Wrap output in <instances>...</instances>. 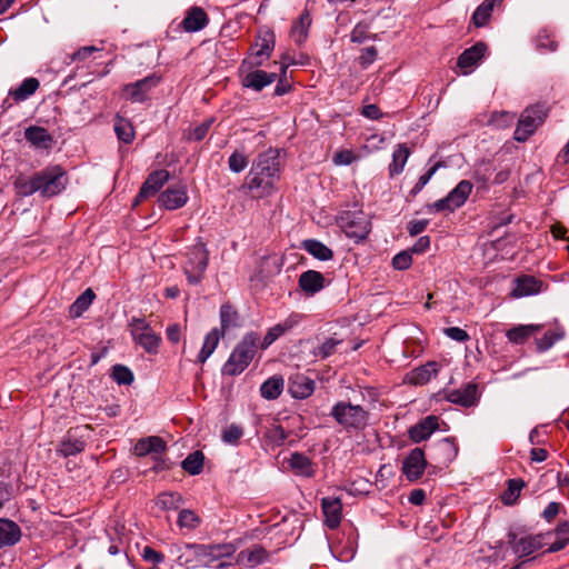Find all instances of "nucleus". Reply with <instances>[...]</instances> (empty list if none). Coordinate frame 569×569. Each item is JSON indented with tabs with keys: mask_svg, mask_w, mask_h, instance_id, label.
<instances>
[{
	"mask_svg": "<svg viewBox=\"0 0 569 569\" xmlns=\"http://www.w3.org/2000/svg\"><path fill=\"white\" fill-rule=\"evenodd\" d=\"M160 82V78L152 74L134 83H129L122 88V97L132 102H143L148 99V93Z\"/></svg>",
	"mask_w": 569,
	"mask_h": 569,
	"instance_id": "obj_11",
	"label": "nucleus"
},
{
	"mask_svg": "<svg viewBox=\"0 0 569 569\" xmlns=\"http://www.w3.org/2000/svg\"><path fill=\"white\" fill-rule=\"evenodd\" d=\"M325 523L330 529L337 528L342 518V503L339 498L326 497L321 500Z\"/></svg>",
	"mask_w": 569,
	"mask_h": 569,
	"instance_id": "obj_20",
	"label": "nucleus"
},
{
	"mask_svg": "<svg viewBox=\"0 0 569 569\" xmlns=\"http://www.w3.org/2000/svg\"><path fill=\"white\" fill-rule=\"evenodd\" d=\"M410 156V150L406 144H398L392 153V162L389 166V174L397 176L403 171V168Z\"/></svg>",
	"mask_w": 569,
	"mask_h": 569,
	"instance_id": "obj_35",
	"label": "nucleus"
},
{
	"mask_svg": "<svg viewBox=\"0 0 569 569\" xmlns=\"http://www.w3.org/2000/svg\"><path fill=\"white\" fill-rule=\"evenodd\" d=\"M243 436V429L238 425H230L222 431V441L236 446Z\"/></svg>",
	"mask_w": 569,
	"mask_h": 569,
	"instance_id": "obj_55",
	"label": "nucleus"
},
{
	"mask_svg": "<svg viewBox=\"0 0 569 569\" xmlns=\"http://www.w3.org/2000/svg\"><path fill=\"white\" fill-rule=\"evenodd\" d=\"M156 503L162 510H173L180 507L182 497L178 492L167 491L157 497Z\"/></svg>",
	"mask_w": 569,
	"mask_h": 569,
	"instance_id": "obj_45",
	"label": "nucleus"
},
{
	"mask_svg": "<svg viewBox=\"0 0 569 569\" xmlns=\"http://www.w3.org/2000/svg\"><path fill=\"white\" fill-rule=\"evenodd\" d=\"M503 0H485L473 12L472 22L476 27L480 28L487 24L489 21L493 8Z\"/></svg>",
	"mask_w": 569,
	"mask_h": 569,
	"instance_id": "obj_32",
	"label": "nucleus"
},
{
	"mask_svg": "<svg viewBox=\"0 0 569 569\" xmlns=\"http://www.w3.org/2000/svg\"><path fill=\"white\" fill-rule=\"evenodd\" d=\"M166 449L164 441L156 436H151L139 440L134 446V453L137 456H147L149 453H161Z\"/></svg>",
	"mask_w": 569,
	"mask_h": 569,
	"instance_id": "obj_30",
	"label": "nucleus"
},
{
	"mask_svg": "<svg viewBox=\"0 0 569 569\" xmlns=\"http://www.w3.org/2000/svg\"><path fill=\"white\" fill-rule=\"evenodd\" d=\"M565 336V331L561 327H557L553 330L547 331L543 337L537 340V348L539 351H546L550 349L557 341L561 340Z\"/></svg>",
	"mask_w": 569,
	"mask_h": 569,
	"instance_id": "obj_48",
	"label": "nucleus"
},
{
	"mask_svg": "<svg viewBox=\"0 0 569 569\" xmlns=\"http://www.w3.org/2000/svg\"><path fill=\"white\" fill-rule=\"evenodd\" d=\"M542 283L532 276H521L513 281L512 297L522 298L537 295L541 291Z\"/></svg>",
	"mask_w": 569,
	"mask_h": 569,
	"instance_id": "obj_23",
	"label": "nucleus"
},
{
	"mask_svg": "<svg viewBox=\"0 0 569 569\" xmlns=\"http://www.w3.org/2000/svg\"><path fill=\"white\" fill-rule=\"evenodd\" d=\"M487 52V46L483 42H477L472 47L466 49L458 58V67L463 74H469L475 67L483 59Z\"/></svg>",
	"mask_w": 569,
	"mask_h": 569,
	"instance_id": "obj_15",
	"label": "nucleus"
},
{
	"mask_svg": "<svg viewBox=\"0 0 569 569\" xmlns=\"http://www.w3.org/2000/svg\"><path fill=\"white\" fill-rule=\"evenodd\" d=\"M477 395L476 385L468 383L461 389L445 391V398L457 405L469 407L475 403Z\"/></svg>",
	"mask_w": 569,
	"mask_h": 569,
	"instance_id": "obj_26",
	"label": "nucleus"
},
{
	"mask_svg": "<svg viewBox=\"0 0 569 569\" xmlns=\"http://www.w3.org/2000/svg\"><path fill=\"white\" fill-rule=\"evenodd\" d=\"M39 192L42 197L59 194L67 186L68 178L60 166H52L37 173Z\"/></svg>",
	"mask_w": 569,
	"mask_h": 569,
	"instance_id": "obj_5",
	"label": "nucleus"
},
{
	"mask_svg": "<svg viewBox=\"0 0 569 569\" xmlns=\"http://www.w3.org/2000/svg\"><path fill=\"white\" fill-rule=\"evenodd\" d=\"M21 538L19 526L9 519L0 518V548L16 545Z\"/></svg>",
	"mask_w": 569,
	"mask_h": 569,
	"instance_id": "obj_27",
	"label": "nucleus"
},
{
	"mask_svg": "<svg viewBox=\"0 0 569 569\" xmlns=\"http://www.w3.org/2000/svg\"><path fill=\"white\" fill-rule=\"evenodd\" d=\"M84 441L72 433H68L61 441L58 452L63 457L74 456L84 450Z\"/></svg>",
	"mask_w": 569,
	"mask_h": 569,
	"instance_id": "obj_40",
	"label": "nucleus"
},
{
	"mask_svg": "<svg viewBox=\"0 0 569 569\" xmlns=\"http://www.w3.org/2000/svg\"><path fill=\"white\" fill-rule=\"evenodd\" d=\"M237 321V311L228 303L222 305L220 308L221 333L224 335L228 329L236 327Z\"/></svg>",
	"mask_w": 569,
	"mask_h": 569,
	"instance_id": "obj_49",
	"label": "nucleus"
},
{
	"mask_svg": "<svg viewBox=\"0 0 569 569\" xmlns=\"http://www.w3.org/2000/svg\"><path fill=\"white\" fill-rule=\"evenodd\" d=\"M445 335L450 339L459 342H465L469 339L467 331L459 327H450L445 329Z\"/></svg>",
	"mask_w": 569,
	"mask_h": 569,
	"instance_id": "obj_63",
	"label": "nucleus"
},
{
	"mask_svg": "<svg viewBox=\"0 0 569 569\" xmlns=\"http://www.w3.org/2000/svg\"><path fill=\"white\" fill-rule=\"evenodd\" d=\"M441 167V162H437L436 164H433L425 174H422L417 184L413 187V189L411 190V193L413 194H417L419 193L423 187L430 181V179L432 178V176L437 172V170Z\"/></svg>",
	"mask_w": 569,
	"mask_h": 569,
	"instance_id": "obj_59",
	"label": "nucleus"
},
{
	"mask_svg": "<svg viewBox=\"0 0 569 569\" xmlns=\"http://www.w3.org/2000/svg\"><path fill=\"white\" fill-rule=\"evenodd\" d=\"M300 316L297 313H292L287 317L281 322L272 326L267 331L262 342L261 348L267 349L270 345H272L278 338L293 329L300 322Z\"/></svg>",
	"mask_w": 569,
	"mask_h": 569,
	"instance_id": "obj_19",
	"label": "nucleus"
},
{
	"mask_svg": "<svg viewBox=\"0 0 569 569\" xmlns=\"http://www.w3.org/2000/svg\"><path fill=\"white\" fill-rule=\"evenodd\" d=\"M551 538L555 537V541L549 543L547 549L548 552H557L562 550L569 543V521L560 522L553 532Z\"/></svg>",
	"mask_w": 569,
	"mask_h": 569,
	"instance_id": "obj_33",
	"label": "nucleus"
},
{
	"mask_svg": "<svg viewBox=\"0 0 569 569\" xmlns=\"http://www.w3.org/2000/svg\"><path fill=\"white\" fill-rule=\"evenodd\" d=\"M114 130L118 138L126 143H130L134 138V130L131 122L120 116L116 118Z\"/></svg>",
	"mask_w": 569,
	"mask_h": 569,
	"instance_id": "obj_46",
	"label": "nucleus"
},
{
	"mask_svg": "<svg viewBox=\"0 0 569 569\" xmlns=\"http://www.w3.org/2000/svg\"><path fill=\"white\" fill-rule=\"evenodd\" d=\"M234 551L231 543L197 545L198 566H210L216 560L232 556Z\"/></svg>",
	"mask_w": 569,
	"mask_h": 569,
	"instance_id": "obj_12",
	"label": "nucleus"
},
{
	"mask_svg": "<svg viewBox=\"0 0 569 569\" xmlns=\"http://www.w3.org/2000/svg\"><path fill=\"white\" fill-rule=\"evenodd\" d=\"M340 227L348 238L360 241L367 238L371 224L368 217L361 212H345L340 217Z\"/></svg>",
	"mask_w": 569,
	"mask_h": 569,
	"instance_id": "obj_8",
	"label": "nucleus"
},
{
	"mask_svg": "<svg viewBox=\"0 0 569 569\" xmlns=\"http://www.w3.org/2000/svg\"><path fill=\"white\" fill-rule=\"evenodd\" d=\"M209 252L201 242L196 243L184 253L182 270L190 284L199 283L208 266Z\"/></svg>",
	"mask_w": 569,
	"mask_h": 569,
	"instance_id": "obj_4",
	"label": "nucleus"
},
{
	"mask_svg": "<svg viewBox=\"0 0 569 569\" xmlns=\"http://www.w3.org/2000/svg\"><path fill=\"white\" fill-rule=\"evenodd\" d=\"M315 381L305 375H296L290 378L289 392L296 399H306L312 395Z\"/></svg>",
	"mask_w": 569,
	"mask_h": 569,
	"instance_id": "obj_24",
	"label": "nucleus"
},
{
	"mask_svg": "<svg viewBox=\"0 0 569 569\" xmlns=\"http://www.w3.org/2000/svg\"><path fill=\"white\" fill-rule=\"evenodd\" d=\"M356 160V156L351 150H340L333 156V163L337 166H348Z\"/></svg>",
	"mask_w": 569,
	"mask_h": 569,
	"instance_id": "obj_61",
	"label": "nucleus"
},
{
	"mask_svg": "<svg viewBox=\"0 0 569 569\" xmlns=\"http://www.w3.org/2000/svg\"><path fill=\"white\" fill-rule=\"evenodd\" d=\"M282 377L273 376L266 380L260 387L261 397L268 400L277 399L283 390Z\"/></svg>",
	"mask_w": 569,
	"mask_h": 569,
	"instance_id": "obj_36",
	"label": "nucleus"
},
{
	"mask_svg": "<svg viewBox=\"0 0 569 569\" xmlns=\"http://www.w3.org/2000/svg\"><path fill=\"white\" fill-rule=\"evenodd\" d=\"M550 539V532L536 536H526L516 541L512 548L515 553H517L519 557H527L541 549L543 546L548 545Z\"/></svg>",
	"mask_w": 569,
	"mask_h": 569,
	"instance_id": "obj_14",
	"label": "nucleus"
},
{
	"mask_svg": "<svg viewBox=\"0 0 569 569\" xmlns=\"http://www.w3.org/2000/svg\"><path fill=\"white\" fill-rule=\"evenodd\" d=\"M298 284L305 295L311 297L325 288L326 280L319 271L307 270L299 276Z\"/></svg>",
	"mask_w": 569,
	"mask_h": 569,
	"instance_id": "obj_21",
	"label": "nucleus"
},
{
	"mask_svg": "<svg viewBox=\"0 0 569 569\" xmlns=\"http://www.w3.org/2000/svg\"><path fill=\"white\" fill-rule=\"evenodd\" d=\"M287 68H288V63H282V66L280 68L281 73L279 76L278 83L274 88V93L277 96H282L290 90V84L287 81Z\"/></svg>",
	"mask_w": 569,
	"mask_h": 569,
	"instance_id": "obj_60",
	"label": "nucleus"
},
{
	"mask_svg": "<svg viewBox=\"0 0 569 569\" xmlns=\"http://www.w3.org/2000/svg\"><path fill=\"white\" fill-rule=\"evenodd\" d=\"M310 26L311 17L305 11L291 28V37L297 44H302L306 41Z\"/></svg>",
	"mask_w": 569,
	"mask_h": 569,
	"instance_id": "obj_37",
	"label": "nucleus"
},
{
	"mask_svg": "<svg viewBox=\"0 0 569 569\" xmlns=\"http://www.w3.org/2000/svg\"><path fill=\"white\" fill-rule=\"evenodd\" d=\"M301 247L312 257L321 261H328L333 257V252L330 248L315 239L305 240Z\"/></svg>",
	"mask_w": 569,
	"mask_h": 569,
	"instance_id": "obj_34",
	"label": "nucleus"
},
{
	"mask_svg": "<svg viewBox=\"0 0 569 569\" xmlns=\"http://www.w3.org/2000/svg\"><path fill=\"white\" fill-rule=\"evenodd\" d=\"M248 163V157L244 154V152L239 150L233 151L228 160L229 169L234 173L243 171L247 168Z\"/></svg>",
	"mask_w": 569,
	"mask_h": 569,
	"instance_id": "obj_53",
	"label": "nucleus"
},
{
	"mask_svg": "<svg viewBox=\"0 0 569 569\" xmlns=\"http://www.w3.org/2000/svg\"><path fill=\"white\" fill-rule=\"evenodd\" d=\"M188 201L187 188L182 184L168 188L158 198V202L167 210L182 208Z\"/></svg>",
	"mask_w": 569,
	"mask_h": 569,
	"instance_id": "obj_18",
	"label": "nucleus"
},
{
	"mask_svg": "<svg viewBox=\"0 0 569 569\" xmlns=\"http://www.w3.org/2000/svg\"><path fill=\"white\" fill-rule=\"evenodd\" d=\"M331 416L346 430L363 429L369 418L368 412L361 406L347 401L337 402L331 409Z\"/></svg>",
	"mask_w": 569,
	"mask_h": 569,
	"instance_id": "obj_3",
	"label": "nucleus"
},
{
	"mask_svg": "<svg viewBox=\"0 0 569 569\" xmlns=\"http://www.w3.org/2000/svg\"><path fill=\"white\" fill-rule=\"evenodd\" d=\"M39 179L37 178V173L31 177L27 178L23 176L18 177L14 180V189L18 196L20 197H28L36 192H39Z\"/></svg>",
	"mask_w": 569,
	"mask_h": 569,
	"instance_id": "obj_43",
	"label": "nucleus"
},
{
	"mask_svg": "<svg viewBox=\"0 0 569 569\" xmlns=\"http://www.w3.org/2000/svg\"><path fill=\"white\" fill-rule=\"evenodd\" d=\"M274 48V34L267 30L259 33L257 41L251 47L249 56L243 60L241 70L254 69L267 61Z\"/></svg>",
	"mask_w": 569,
	"mask_h": 569,
	"instance_id": "obj_6",
	"label": "nucleus"
},
{
	"mask_svg": "<svg viewBox=\"0 0 569 569\" xmlns=\"http://www.w3.org/2000/svg\"><path fill=\"white\" fill-rule=\"evenodd\" d=\"M472 183L468 180L460 181L447 197L428 206L429 211H453L467 201L472 191Z\"/></svg>",
	"mask_w": 569,
	"mask_h": 569,
	"instance_id": "obj_7",
	"label": "nucleus"
},
{
	"mask_svg": "<svg viewBox=\"0 0 569 569\" xmlns=\"http://www.w3.org/2000/svg\"><path fill=\"white\" fill-rule=\"evenodd\" d=\"M94 299V292L87 289L81 293L71 306V312L79 316L82 311L87 310Z\"/></svg>",
	"mask_w": 569,
	"mask_h": 569,
	"instance_id": "obj_52",
	"label": "nucleus"
},
{
	"mask_svg": "<svg viewBox=\"0 0 569 569\" xmlns=\"http://www.w3.org/2000/svg\"><path fill=\"white\" fill-rule=\"evenodd\" d=\"M439 367L437 362H428L425 366L413 370L410 375V381L416 385H423L437 376Z\"/></svg>",
	"mask_w": 569,
	"mask_h": 569,
	"instance_id": "obj_41",
	"label": "nucleus"
},
{
	"mask_svg": "<svg viewBox=\"0 0 569 569\" xmlns=\"http://www.w3.org/2000/svg\"><path fill=\"white\" fill-rule=\"evenodd\" d=\"M112 378L119 385H130L133 381V375L130 371V369L121 365H117L113 367Z\"/></svg>",
	"mask_w": 569,
	"mask_h": 569,
	"instance_id": "obj_56",
	"label": "nucleus"
},
{
	"mask_svg": "<svg viewBox=\"0 0 569 569\" xmlns=\"http://www.w3.org/2000/svg\"><path fill=\"white\" fill-rule=\"evenodd\" d=\"M177 562L179 566H198L197 545L176 546Z\"/></svg>",
	"mask_w": 569,
	"mask_h": 569,
	"instance_id": "obj_44",
	"label": "nucleus"
},
{
	"mask_svg": "<svg viewBox=\"0 0 569 569\" xmlns=\"http://www.w3.org/2000/svg\"><path fill=\"white\" fill-rule=\"evenodd\" d=\"M542 329V325H519L509 329L506 333L507 338L512 343H523L531 336L536 335Z\"/></svg>",
	"mask_w": 569,
	"mask_h": 569,
	"instance_id": "obj_31",
	"label": "nucleus"
},
{
	"mask_svg": "<svg viewBox=\"0 0 569 569\" xmlns=\"http://www.w3.org/2000/svg\"><path fill=\"white\" fill-rule=\"evenodd\" d=\"M39 86H40V83H39L38 79L27 78L22 81V83L18 88L10 90L9 93L18 102L24 101L37 91Z\"/></svg>",
	"mask_w": 569,
	"mask_h": 569,
	"instance_id": "obj_39",
	"label": "nucleus"
},
{
	"mask_svg": "<svg viewBox=\"0 0 569 569\" xmlns=\"http://www.w3.org/2000/svg\"><path fill=\"white\" fill-rule=\"evenodd\" d=\"M212 123V118L204 120L201 124L197 126L190 131L188 138L196 141L202 140L207 136Z\"/></svg>",
	"mask_w": 569,
	"mask_h": 569,
	"instance_id": "obj_57",
	"label": "nucleus"
},
{
	"mask_svg": "<svg viewBox=\"0 0 569 569\" xmlns=\"http://www.w3.org/2000/svg\"><path fill=\"white\" fill-rule=\"evenodd\" d=\"M141 557L146 562L152 563L154 566L161 563L164 560V556L161 552L149 546L143 547Z\"/></svg>",
	"mask_w": 569,
	"mask_h": 569,
	"instance_id": "obj_58",
	"label": "nucleus"
},
{
	"mask_svg": "<svg viewBox=\"0 0 569 569\" xmlns=\"http://www.w3.org/2000/svg\"><path fill=\"white\" fill-rule=\"evenodd\" d=\"M131 335L147 352L156 353L161 338L150 328L143 319H132Z\"/></svg>",
	"mask_w": 569,
	"mask_h": 569,
	"instance_id": "obj_10",
	"label": "nucleus"
},
{
	"mask_svg": "<svg viewBox=\"0 0 569 569\" xmlns=\"http://www.w3.org/2000/svg\"><path fill=\"white\" fill-rule=\"evenodd\" d=\"M426 466L427 461L423 450L420 448H415L403 460L402 472L408 480L415 481L423 475Z\"/></svg>",
	"mask_w": 569,
	"mask_h": 569,
	"instance_id": "obj_13",
	"label": "nucleus"
},
{
	"mask_svg": "<svg viewBox=\"0 0 569 569\" xmlns=\"http://www.w3.org/2000/svg\"><path fill=\"white\" fill-rule=\"evenodd\" d=\"M412 258L411 254L403 251L396 254L392 259V266L397 270H406L411 266Z\"/></svg>",
	"mask_w": 569,
	"mask_h": 569,
	"instance_id": "obj_62",
	"label": "nucleus"
},
{
	"mask_svg": "<svg viewBox=\"0 0 569 569\" xmlns=\"http://www.w3.org/2000/svg\"><path fill=\"white\" fill-rule=\"evenodd\" d=\"M203 453L200 451H196L189 455L181 463L184 471L189 475H199L203 468Z\"/></svg>",
	"mask_w": 569,
	"mask_h": 569,
	"instance_id": "obj_47",
	"label": "nucleus"
},
{
	"mask_svg": "<svg viewBox=\"0 0 569 569\" xmlns=\"http://www.w3.org/2000/svg\"><path fill=\"white\" fill-rule=\"evenodd\" d=\"M269 558V553L267 550L260 546H254L251 549L242 550L238 555V562L242 563L246 567L254 568L263 562H266Z\"/></svg>",
	"mask_w": 569,
	"mask_h": 569,
	"instance_id": "obj_28",
	"label": "nucleus"
},
{
	"mask_svg": "<svg viewBox=\"0 0 569 569\" xmlns=\"http://www.w3.org/2000/svg\"><path fill=\"white\" fill-rule=\"evenodd\" d=\"M523 487V482L521 480L511 479L508 481V488L502 493V501L505 505H512L518 499L520 491Z\"/></svg>",
	"mask_w": 569,
	"mask_h": 569,
	"instance_id": "obj_51",
	"label": "nucleus"
},
{
	"mask_svg": "<svg viewBox=\"0 0 569 569\" xmlns=\"http://www.w3.org/2000/svg\"><path fill=\"white\" fill-rule=\"evenodd\" d=\"M279 172L280 163L277 150L269 149L259 154L247 180V187L253 197L262 198L272 193L279 180Z\"/></svg>",
	"mask_w": 569,
	"mask_h": 569,
	"instance_id": "obj_1",
	"label": "nucleus"
},
{
	"mask_svg": "<svg viewBox=\"0 0 569 569\" xmlns=\"http://www.w3.org/2000/svg\"><path fill=\"white\" fill-rule=\"evenodd\" d=\"M258 341V333L248 332L244 335L224 363L222 373L227 376H237L244 371L256 355Z\"/></svg>",
	"mask_w": 569,
	"mask_h": 569,
	"instance_id": "obj_2",
	"label": "nucleus"
},
{
	"mask_svg": "<svg viewBox=\"0 0 569 569\" xmlns=\"http://www.w3.org/2000/svg\"><path fill=\"white\" fill-rule=\"evenodd\" d=\"M290 467L300 476L311 477L315 473L311 460L303 453H292L290 457Z\"/></svg>",
	"mask_w": 569,
	"mask_h": 569,
	"instance_id": "obj_38",
	"label": "nucleus"
},
{
	"mask_svg": "<svg viewBox=\"0 0 569 569\" xmlns=\"http://www.w3.org/2000/svg\"><path fill=\"white\" fill-rule=\"evenodd\" d=\"M438 418L435 416H428L409 429V437L413 442H421L428 439L438 429Z\"/></svg>",
	"mask_w": 569,
	"mask_h": 569,
	"instance_id": "obj_25",
	"label": "nucleus"
},
{
	"mask_svg": "<svg viewBox=\"0 0 569 569\" xmlns=\"http://www.w3.org/2000/svg\"><path fill=\"white\" fill-rule=\"evenodd\" d=\"M342 342V340L330 337L326 339L317 350L313 351V355L316 357H320L321 359L328 358L329 356L333 355L336 351V348Z\"/></svg>",
	"mask_w": 569,
	"mask_h": 569,
	"instance_id": "obj_54",
	"label": "nucleus"
},
{
	"mask_svg": "<svg viewBox=\"0 0 569 569\" xmlns=\"http://www.w3.org/2000/svg\"><path fill=\"white\" fill-rule=\"evenodd\" d=\"M376 56H377V50L375 47H368V48L363 49L362 54L359 58L360 64L363 68H367L369 64H371L373 62V60L376 59Z\"/></svg>",
	"mask_w": 569,
	"mask_h": 569,
	"instance_id": "obj_64",
	"label": "nucleus"
},
{
	"mask_svg": "<svg viewBox=\"0 0 569 569\" xmlns=\"http://www.w3.org/2000/svg\"><path fill=\"white\" fill-rule=\"evenodd\" d=\"M209 22L208 14L200 7H191L187 10L181 26L187 32H197L202 30Z\"/></svg>",
	"mask_w": 569,
	"mask_h": 569,
	"instance_id": "obj_22",
	"label": "nucleus"
},
{
	"mask_svg": "<svg viewBox=\"0 0 569 569\" xmlns=\"http://www.w3.org/2000/svg\"><path fill=\"white\" fill-rule=\"evenodd\" d=\"M169 180V172L167 170H157L152 172L142 184L139 194L136 198L134 206L143 199L156 194Z\"/></svg>",
	"mask_w": 569,
	"mask_h": 569,
	"instance_id": "obj_17",
	"label": "nucleus"
},
{
	"mask_svg": "<svg viewBox=\"0 0 569 569\" xmlns=\"http://www.w3.org/2000/svg\"><path fill=\"white\" fill-rule=\"evenodd\" d=\"M223 335L219 332L217 328L212 329L204 338L202 348L198 355L199 362L203 363L207 361V359L214 352L220 337Z\"/></svg>",
	"mask_w": 569,
	"mask_h": 569,
	"instance_id": "obj_42",
	"label": "nucleus"
},
{
	"mask_svg": "<svg viewBox=\"0 0 569 569\" xmlns=\"http://www.w3.org/2000/svg\"><path fill=\"white\" fill-rule=\"evenodd\" d=\"M24 137L28 142L39 149H47L52 143V137L42 127L32 126L27 128L24 131Z\"/></svg>",
	"mask_w": 569,
	"mask_h": 569,
	"instance_id": "obj_29",
	"label": "nucleus"
},
{
	"mask_svg": "<svg viewBox=\"0 0 569 569\" xmlns=\"http://www.w3.org/2000/svg\"><path fill=\"white\" fill-rule=\"evenodd\" d=\"M240 71L242 74V86L246 88H251L256 91L262 90L264 87L272 83L277 78V73L274 72L269 73L258 69L251 70L247 68L244 71H242L241 69Z\"/></svg>",
	"mask_w": 569,
	"mask_h": 569,
	"instance_id": "obj_16",
	"label": "nucleus"
},
{
	"mask_svg": "<svg viewBox=\"0 0 569 569\" xmlns=\"http://www.w3.org/2000/svg\"><path fill=\"white\" fill-rule=\"evenodd\" d=\"M200 522H201V520H200L199 516L190 509H182L179 512L178 525L180 528L193 530L199 527Z\"/></svg>",
	"mask_w": 569,
	"mask_h": 569,
	"instance_id": "obj_50",
	"label": "nucleus"
},
{
	"mask_svg": "<svg viewBox=\"0 0 569 569\" xmlns=\"http://www.w3.org/2000/svg\"><path fill=\"white\" fill-rule=\"evenodd\" d=\"M546 117V113L542 107L536 106L526 109L519 121L515 131V139L517 141H526L540 126Z\"/></svg>",
	"mask_w": 569,
	"mask_h": 569,
	"instance_id": "obj_9",
	"label": "nucleus"
}]
</instances>
